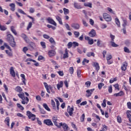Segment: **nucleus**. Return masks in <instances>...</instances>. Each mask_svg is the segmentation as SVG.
<instances>
[{"instance_id":"obj_1","label":"nucleus","mask_w":131,"mask_h":131,"mask_svg":"<svg viewBox=\"0 0 131 131\" xmlns=\"http://www.w3.org/2000/svg\"><path fill=\"white\" fill-rule=\"evenodd\" d=\"M43 84H44V86H45V89H46L47 93H48L49 94H51V92L50 91H50H51V92L53 94H55V91H53V88L51 85H48V83H47L46 82H44Z\"/></svg>"},{"instance_id":"obj_2","label":"nucleus","mask_w":131,"mask_h":131,"mask_svg":"<svg viewBox=\"0 0 131 131\" xmlns=\"http://www.w3.org/2000/svg\"><path fill=\"white\" fill-rule=\"evenodd\" d=\"M27 115L29 118V119H31L32 121L35 120L36 116L34 114H33L30 111H28L27 112Z\"/></svg>"},{"instance_id":"obj_3","label":"nucleus","mask_w":131,"mask_h":131,"mask_svg":"<svg viewBox=\"0 0 131 131\" xmlns=\"http://www.w3.org/2000/svg\"><path fill=\"white\" fill-rule=\"evenodd\" d=\"M53 122L54 123L55 125L56 126H57V127H60L62 125V123H59L58 124V118L56 117H53L52 118Z\"/></svg>"},{"instance_id":"obj_4","label":"nucleus","mask_w":131,"mask_h":131,"mask_svg":"<svg viewBox=\"0 0 131 131\" xmlns=\"http://www.w3.org/2000/svg\"><path fill=\"white\" fill-rule=\"evenodd\" d=\"M68 112L69 114V115L70 116H72V114H73V111H74V107H70V106H68Z\"/></svg>"},{"instance_id":"obj_5","label":"nucleus","mask_w":131,"mask_h":131,"mask_svg":"<svg viewBox=\"0 0 131 131\" xmlns=\"http://www.w3.org/2000/svg\"><path fill=\"white\" fill-rule=\"evenodd\" d=\"M71 27L76 30H77L80 28V26L77 23H73L71 25Z\"/></svg>"},{"instance_id":"obj_6","label":"nucleus","mask_w":131,"mask_h":131,"mask_svg":"<svg viewBox=\"0 0 131 131\" xmlns=\"http://www.w3.org/2000/svg\"><path fill=\"white\" fill-rule=\"evenodd\" d=\"M43 123L46 124V125H48V126H53V122L50 119H46L43 121Z\"/></svg>"},{"instance_id":"obj_7","label":"nucleus","mask_w":131,"mask_h":131,"mask_svg":"<svg viewBox=\"0 0 131 131\" xmlns=\"http://www.w3.org/2000/svg\"><path fill=\"white\" fill-rule=\"evenodd\" d=\"M94 91H95V89L86 90V93H87V94H86V96L88 98L91 97V96H92V94H93V92H94Z\"/></svg>"},{"instance_id":"obj_8","label":"nucleus","mask_w":131,"mask_h":131,"mask_svg":"<svg viewBox=\"0 0 131 131\" xmlns=\"http://www.w3.org/2000/svg\"><path fill=\"white\" fill-rule=\"evenodd\" d=\"M21 100V104H23L24 105H25V104H28V102H29V98L25 96Z\"/></svg>"},{"instance_id":"obj_9","label":"nucleus","mask_w":131,"mask_h":131,"mask_svg":"<svg viewBox=\"0 0 131 131\" xmlns=\"http://www.w3.org/2000/svg\"><path fill=\"white\" fill-rule=\"evenodd\" d=\"M85 39L88 40L89 45H92L94 44V39L91 38L90 37H85Z\"/></svg>"},{"instance_id":"obj_10","label":"nucleus","mask_w":131,"mask_h":131,"mask_svg":"<svg viewBox=\"0 0 131 131\" xmlns=\"http://www.w3.org/2000/svg\"><path fill=\"white\" fill-rule=\"evenodd\" d=\"M47 21H48L49 23L50 24H52V25H54V26H57V23L54 21V19H52L51 17H48L47 18Z\"/></svg>"},{"instance_id":"obj_11","label":"nucleus","mask_w":131,"mask_h":131,"mask_svg":"<svg viewBox=\"0 0 131 131\" xmlns=\"http://www.w3.org/2000/svg\"><path fill=\"white\" fill-rule=\"evenodd\" d=\"M10 73L12 77H16V74L15 73V70H14V67H11L10 69Z\"/></svg>"},{"instance_id":"obj_12","label":"nucleus","mask_w":131,"mask_h":131,"mask_svg":"<svg viewBox=\"0 0 131 131\" xmlns=\"http://www.w3.org/2000/svg\"><path fill=\"white\" fill-rule=\"evenodd\" d=\"M48 55L49 56V57H54V56H55V55H56V52L55 51V50H50L48 52Z\"/></svg>"},{"instance_id":"obj_13","label":"nucleus","mask_w":131,"mask_h":131,"mask_svg":"<svg viewBox=\"0 0 131 131\" xmlns=\"http://www.w3.org/2000/svg\"><path fill=\"white\" fill-rule=\"evenodd\" d=\"M61 126H62V128L63 129V130L64 131H68L69 130V127L68 126V125L66 123H62V125Z\"/></svg>"},{"instance_id":"obj_14","label":"nucleus","mask_w":131,"mask_h":131,"mask_svg":"<svg viewBox=\"0 0 131 131\" xmlns=\"http://www.w3.org/2000/svg\"><path fill=\"white\" fill-rule=\"evenodd\" d=\"M127 67V62H124L123 63L121 67V70L123 71H125L126 70V68Z\"/></svg>"},{"instance_id":"obj_15","label":"nucleus","mask_w":131,"mask_h":131,"mask_svg":"<svg viewBox=\"0 0 131 131\" xmlns=\"http://www.w3.org/2000/svg\"><path fill=\"white\" fill-rule=\"evenodd\" d=\"M124 95L123 91H121L118 93H115L114 94V97H121Z\"/></svg>"},{"instance_id":"obj_16","label":"nucleus","mask_w":131,"mask_h":131,"mask_svg":"<svg viewBox=\"0 0 131 131\" xmlns=\"http://www.w3.org/2000/svg\"><path fill=\"white\" fill-rule=\"evenodd\" d=\"M8 42H9L11 47L12 48H15L16 47V42H15V39L14 38L13 40H11V41H9Z\"/></svg>"},{"instance_id":"obj_17","label":"nucleus","mask_w":131,"mask_h":131,"mask_svg":"<svg viewBox=\"0 0 131 131\" xmlns=\"http://www.w3.org/2000/svg\"><path fill=\"white\" fill-rule=\"evenodd\" d=\"M89 35L91 36V37H95V36H96V31H95L94 29H92L89 33Z\"/></svg>"},{"instance_id":"obj_18","label":"nucleus","mask_w":131,"mask_h":131,"mask_svg":"<svg viewBox=\"0 0 131 131\" xmlns=\"http://www.w3.org/2000/svg\"><path fill=\"white\" fill-rule=\"evenodd\" d=\"M63 82L62 81H59V82L57 84L56 86L57 88V90H58V91H59L61 88H63Z\"/></svg>"},{"instance_id":"obj_19","label":"nucleus","mask_w":131,"mask_h":131,"mask_svg":"<svg viewBox=\"0 0 131 131\" xmlns=\"http://www.w3.org/2000/svg\"><path fill=\"white\" fill-rule=\"evenodd\" d=\"M15 92H17V93H19V94H21V92H22V91H23V90L21 87H20V86H17L15 88Z\"/></svg>"},{"instance_id":"obj_20","label":"nucleus","mask_w":131,"mask_h":131,"mask_svg":"<svg viewBox=\"0 0 131 131\" xmlns=\"http://www.w3.org/2000/svg\"><path fill=\"white\" fill-rule=\"evenodd\" d=\"M7 40L8 41H11V40H14V37L12 35L9 34L7 35Z\"/></svg>"},{"instance_id":"obj_21","label":"nucleus","mask_w":131,"mask_h":131,"mask_svg":"<svg viewBox=\"0 0 131 131\" xmlns=\"http://www.w3.org/2000/svg\"><path fill=\"white\" fill-rule=\"evenodd\" d=\"M7 40L8 41H11V40H14V37L12 35L9 34L7 35Z\"/></svg>"},{"instance_id":"obj_22","label":"nucleus","mask_w":131,"mask_h":131,"mask_svg":"<svg viewBox=\"0 0 131 131\" xmlns=\"http://www.w3.org/2000/svg\"><path fill=\"white\" fill-rule=\"evenodd\" d=\"M74 8H75V9H78V10H80V9H82V7H81L80 5L76 3H75L74 4Z\"/></svg>"},{"instance_id":"obj_23","label":"nucleus","mask_w":131,"mask_h":131,"mask_svg":"<svg viewBox=\"0 0 131 131\" xmlns=\"http://www.w3.org/2000/svg\"><path fill=\"white\" fill-rule=\"evenodd\" d=\"M55 18L56 20H57V21L59 22V24H60V25H63V22H62V18H61L60 16L57 15L55 16Z\"/></svg>"},{"instance_id":"obj_24","label":"nucleus","mask_w":131,"mask_h":131,"mask_svg":"<svg viewBox=\"0 0 131 131\" xmlns=\"http://www.w3.org/2000/svg\"><path fill=\"white\" fill-rule=\"evenodd\" d=\"M20 77H21V80L24 83V84L26 85V79L25 78V75L21 74L20 75Z\"/></svg>"},{"instance_id":"obj_25","label":"nucleus","mask_w":131,"mask_h":131,"mask_svg":"<svg viewBox=\"0 0 131 131\" xmlns=\"http://www.w3.org/2000/svg\"><path fill=\"white\" fill-rule=\"evenodd\" d=\"M93 65H94V67H95L97 71L98 72L99 70H100V66H99V63L94 62Z\"/></svg>"},{"instance_id":"obj_26","label":"nucleus","mask_w":131,"mask_h":131,"mask_svg":"<svg viewBox=\"0 0 131 131\" xmlns=\"http://www.w3.org/2000/svg\"><path fill=\"white\" fill-rule=\"evenodd\" d=\"M115 22L116 24L117 25L118 27H120V21L118 18L116 17L115 19Z\"/></svg>"},{"instance_id":"obj_27","label":"nucleus","mask_w":131,"mask_h":131,"mask_svg":"<svg viewBox=\"0 0 131 131\" xmlns=\"http://www.w3.org/2000/svg\"><path fill=\"white\" fill-rule=\"evenodd\" d=\"M5 123H6L8 127H10V118L7 117L5 119Z\"/></svg>"},{"instance_id":"obj_28","label":"nucleus","mask_w":131,"mask_h":131,"mask_svg":"<svg viewBox=\"0 0 131 131\" xmlns=\"http://www.w3.org/2000/svg\"><path fill=\"white\" fill-rule=\"evenodd\" d=\"M9 6L11 7V11L14 12V11H15V8L16 7L15 4L11 3Z\"/></svg>"},{"instance_id":"obj_29","label":"nucleus","mask_w":131,"mask_h":131,"mask_svg":"<svg viewBox=\"0 0 131 131\" xmlns=\"http://www.w3.org/2000/svg\"><path fill=\"white\" fill-rule=\"evenodd\" d=\"M63 59H66V58H68V50L66 49L65 53L63 54Z\"/></svg>"},{"instance_id":"obj_30","label":"nucleus","mask_w":131,"mask_h":131,"mask_svg":"<svg viewBox=\"0 0 131 131\" xmlns=\"http://www.w3.org/2000/svg\"><path fill=\"white\" fill-rule=\"evenodd\" d=\"M43 107H44L45 109H46V110H47V111H51V109L50 108V107H49V106H48V104H47V103H43Z\"/></svg>"},{"instance_id":"obj_31","label":"nucleus","mask_w":131,"mask_h":131,"mask_svg":"<svg viewBox=\"0 0 131 131\" xmlns=\"http://www.w3.org/2000/svg\"><path fill=\"white\" fill-rule=\"evenodd\" d=\"M123 24H122V26L123 28H125L127 25V20L126 19H123Z\"/></svg>"},{"instance_id":"obj_32","label":"nucleus","mask_w":131,"mask_h":131,"mask_svg":"<svg viewBox=\"0 0 131 131\" xmlns=\"http://www.w3.org/2000/svg\"><path fill=\"white\" fill-rule=\"evenodd\" d=\"M84 7H88L89 8H92L93 5L91 3H84Z\"/></svg>"},{"instance_id":"obj_33","label":"nucleus","mask_w":131,"mask_h":131,"mask_svg":"<svg viewBox=\"0 0 131 131\" xmlns=\"http://www.w3.org/2000/svg\"><path fill=\"white\" fill-rule=\"evenodd\" d=\"M34 47H35V43L33 42H31L30 43V49L31 50H33V49H34Z\"/></svg>"},{"instance_id":"obj_34","label":"nucleus","mask_w":131,"mask_h":131,"mask_svg":"<svg viewBox=\"0 0 131 131\" xmlns=\"http://www.w3.org/2000/svg\"><path fill=\"white\" fill-rule=\"evenodd\" d=\"M74 34L75 37H76V38H78V37H79V35L80 34V33L78 31H74Z\"/></svg>"},{"instance_id":"obj_35","label":"nucleus","mask_w":131,"mask_h":131,"mask_svg":"<svg viewBox=\"0 0 131 131\" xmlns=\"http://www.w3.org/2000/svg\"><path fill=\"white\" fill-rule=\"evenodd\" d=\"M17 95L19 97V98H20L21 99H24V97H25L24 93H23V92L20 93V94H18Z\"/></svg>"},{"instance_id":"obj_36","label":"nucleus","mask_w":131,"mask_h":131,"mask_svg":"<svg viewBox=\"0 0 131 131\" xmlns=\"http://www.w3.org/2000/svg\"><path fill=\"white\" fill-rule=\"evenodd\" d=\"M11 30L15 35H17V32H16V30H15V27L14 26L11 27Z\"/></svg>"},{"instance_id":"obj_37","label":"nucleus","mask_w":131,"mask_h":131,"mask_svg":"<svg viewBox=\"0 0 131 131\" xmlns=\"http://www.w3.org/2000/svg\"><path fill=\"white\" fill-rule=\"evenodd\" d=\"M87 57H92V56L95 57V53L94 52H88L86 54Z\"/></svg>"},{"instance_id":"obj_38","label":"nucleus","mask_w":131,"mask_h":131,"mask_svg":"<svg viewBox=\"0 0 131 131\" xmlns=\"http://www.w3.org/2000/svg\"><path fill=\"white\" fill-rule=\"evenodd\" d=\"M6 53L9 56V57H13V53L12 52L9 51V50H6Z\"/></svg>"},{"instance_id":"obj_39","label":"nucleus","mask_w":131,"mask_h":131,"mask_svg":"<svg viewBox=\"0 0 131 131\" xmlns=\"http://www.w3.org/2000/svg\"><path fill=\"white\" fill-rule=\"evenodd\" d=\"M111 43L112 45V47H113L114 48H117V47H119L118 45L116 44L115 42H114V41H111Z\"/></svg>"},{"instance_id":"obj_40","label":"nucleus","mask_w":131,"mask_h":131,"mask_svg":"<svg viewBox=\"0 0 131 131\" xmlns=\"http://www.w3.org/2000/svg\"><path fill=\"white\" fill-rule=\"evenodd\" d=\"M29 12L31 13V14H33V13L35 12V9L33 7H30Z\"/></svg>"},{"instance_id":"obj_41","label":"nucleus","mask_w":131,"mask_h":131,"mask_svg":"<svg viewBox=\"0 0 131 131\" xmlns=\"http://www.w3.org/2000/svg\"><path fill=\"white\" fill-rule=\"evenodd\" d=\"M49 41L52 45H55L56 44V41H55V40H54V38H53V37H51L49 39Z\"/></svg>"},{"instance_id":"obj_42","label":"nucleus","mask_w":131,"mask_h":131,"mask_svg":"<svg viewBox=\"0 0 131 131\" xmlns=\"http://www.w3.org/2000/svg\"><path fill=\"white\" fill-rule=\"evenodd\" d=\"M77 74L78 78H80L81 77V71L79 70L77 71Z\"/></svg>"},{"instance_id":"obj_43","label":"nucleus","mask_w":131,"mask_h":131,"mask_svg":"<svg viewBox=\"0 0 131 131\" xmlns=\"http://www.w3.org/2000/svg\"><path fill=\"white\" fill-rule=\"evenodd\" d=\"M69 72H70V74H73L74 72V69L73 67H70L69 70Z\"/></svg>"},{"instance_id":"obj_44","label":"nucleus","mask_w":131,"mask_h":131,"mask_svg":"<svg viewBox=\"0 0 131 131\" xmlns=\"http://www.w3.org/2000/svg\"><path fill=\"white\" fill-rule=\"evenodd\" d=\"M51 105L53 106V109H56V103L53 100H51Z\"/></svg>"},{"instance_id":"obj_45","label":"nucleus","mask_w":131,"mask_h":131,"mask_svg":"<svg viewBox=\"0 0 131 131\" xmlns=\"http://www.w3.org/2000/svg\"><path fill=\"white\" fill-rule=\"evenodd\" d=\"M63 12L64 15H67L69 14V10L66 8H63Z\"/></svg>"},{"instance_id":"obj_46","label":"nucleus","mask_w":131,"mask_h":131,"mask_svg":"<svg viewBox=\"0 0 131 131\" xmlns=\"http://www.w3.org/2000/svg\"><path fill=\"white\" fill-rule=\"evenodd\" d=\"M17 12L20 13V14H23V15H26V13H25L24 11H23L22 9H18L17 10Z\"/></svg>"},{"instance_id":"obj_47","label":"nucleus","mask_w":131,"mask_h":131,"mask_svg":"<svg viewBox=\"0 0 131 131\" xmlns=\"http://www.w3.org/2000/svg\"><path fill=\"white\" fill-rule=\"evenodd\" d=\"M106 99H104L103 100L102 103L101 104V106L102 107H103V108H105L106 107Z\"/></svg>"},{"instance_id":"obj_48","label":"nucleus","mask_w":131,"mask_h":131,"mask_svg":"<svg viewBox=\"0 0 131 131\" xmlns=\"http://www.w3.org/2000/svg\"><path fill=\"white\" fill-rule=\"evenodd\" d=\"M17 106L18 108L20 109V110H22V111L24 110V107L22 105H21V104H20L19 103H17Z\"/></svg>"},{"instance_id":"obj_49","label":"nucleus","mask_w":131,"mask_h":131,"mask_svg":"<svg viewBox=\"0 0 131 131\" xmlns=\"http://www.w3.org/2000/svg\"><path fill=\"white\" fill-rule=\"evenodd\" d=\"M112 85H110L108 86V92L110 94H111L112 93Z\"/></svg>"},{"instance_id":"obj_50","label":"nucleus","mask_w":131,"mask_h":131,"mask_svg":"<svg viewBox=\"0 0 131 131\" xmlns=\"http://www.w3.org/2000/svg\"><path fill=\"white\" fill-rule=\"evenodd\" d=\"M117 80V78H112L110 80V83H113L114 81H116Z\"/></svg>"},{"instance_id":"obj_51","label":"nucleus","mask_w":131,"mask_h":131,"mask_svg":"<svg viewBox=\"0 0 131 131\" xmlns=\"http://www.w3.org/2000/svg\"><path fill=\"white\" fill-rule=\"evenodd\" d=\"M124 51L125 52V53H130V51H129V49H128L127 47L124 48Z\"/></svg>"},{"instance_id":"obj_52","label":"nucleus","mask_w":131,"mask_h":131,"mask_svg":"<svg viewBox=\"0 0 131 131\" xmlns=\"http://www.w3.org/2000/svg\"><path fill=\"white\" fill-rule=\"evenodd\" d=\"M114 86L116 89V90H117L118 91H119L120 90L119 89V84H118V83L114 84Z\"/></svg>"},{"instance_id":"obj_53","label":"nucleus","mask_w":131,"mask_h":131,"mask_svg":"<svg viewBox=\"0 0 131 131\" xmlns=\"http://www.w3.org/2000/svg\"><path fill=\"white\" fill-rule=\"evenodd\" d=\"M89 62H90V60L86 59V58L84 59L82 62V65H84L85 63H89Z\"/></svg>"},{"instance_id":"obj_54","label":"nucleus","mask_w":131,"mask_h":131,"mask_svg":"<svg viewBox=\"0 0 131 131\" xmlns=\"http://www.w3.org/2000/svg\"><path fill=\"white\" fill-rule=\"evenodd\" d=\"M40 45H41V47H42L43 49H46V42H45L43 41H41Z\"/></svg>"},{"instance_id":"obj_55","label":"nucleus","mask_w":131,"mask_h":131,"mask_svg":"<svg viewBox=\"0 0 131 131\" xmlns=\"http://www.w3.org/2000/svg\"><path fill=\"white\" fill-rule=\"evenodd\" d=\"M101 28L102 29H105V28H107V25H106L105 24H102L101 25Z\"/></svg>"},{"instance_id":"obj_56","label":"nucleus","mask_w":131,"mask_h":131,"mask_svg":"<svg viewBox=\"0 0 131 131\" xmlns=\"http://www.w3.org/2000/svg\"><path fill=\"white\" fill-rule=\"evenodd\" d=\"M105 21H106L107 22H111L112 20V18H111V16H110L109 17H108L107 18L105 19Z\"/></svg>"},{"instance_id":"obj_57","label":"nucleus","mask_w":131,"mask_h":131,"mask_svg":"<svg viewBox=\"0 0 131 131\" xmlns=\"http://www.w3.org/2000/svg\"><path fill=\"white\" fill-rule=\"evenodd\" d=\"M31 27H32V23L30 22L28 25L27 30H29V29H30V28H31Z\"/></svg>"},{"instance_id":"obj_58","label":"nucleus","mask_w":131,"mask_h":131,"mask_svg":"<svg viewBox=\"0 0 131 131\" xmlns=\"http://www.w3.org/2000/svg\"><path fill=\"white\" fill-rule=\"evenodd\" d=\"M103 86H104V83H100L98 84V89H99V90H101V89H102V88H103Z\"/></svg>"},{"instance_id":"obj_59","label":"nucleus","mask_w":131,"mask_h":131,"mask_svg":"<svg viewBox=\"0 0 131 131\" xmlns=\"http://www.w3.org/2000/svg\"><path fill=\"white\" fill-rule=\"evenodd\" d=\"M57 73H58L60 76H64V73L63 72V71H58L57 72Z\"/></svg>"},{"instance_id":"obj_60","label":"nucleus","mask_w":131,"mask_h":131,"mask_svg":"<svg viewBox=\"0 0 131 131\" xmlns=\"http://www.w3.org/2000/svg\"><path fill=\"white\" fill-rule=\"evenodd\" d=\"M27 51H28V48L27 47H25L23 48V52H24L25 54H26V52H27Z\"/></svg>"},{"instance_id":"obj_61","label":"nucleus","mask_w":131,"mask_h":131,"mask_svg":"<svg viewBox=\"0 0 131 131\" xmlns=\"http://www.w3.org/2000/svg\"><path fill=\"white\" fill-rule=\"evenodd\" d=\"M82 21L84 26H85V27H88V24L86 23V21L84 20V19H82Z\"/></svg>"},{"instance_id":"obj_62","label":"nucleus","mask_w":131,"mask_h":131,"mask_svg":"<svg viewBox=\"0 0 131 131\" xmlns=\"http://www.w3.org/2000/svg\"><path fill=\"white\" fill-rule=\"evenodd\" d=\"M110 16V15H109L107 13H104L103 14V17L104 18V19H106V18H108V17Z\"/></svg>"},{"instance_id":"obj_63","label":"nucleus","mask_w":131,"mask_h":131,"mask_svg":"<svg viewBox=\"0 0 131 131\" xmlns=\"http://www.w3.org/2000/svg\"><path fill=\"white\" fill-rule=\"evenodd\" d=\"M73 46L74 48H76V47H78V46H79V45L78 44V43H77V42H73Z\"/></svg>"},{"instance_id":"obj_64","label":"nucleus","mask_w":131,"mask_h":131,"mask_svg":"<svg viewBox=\"0 0 131 131\" xmlns=\"http://www.w3.org/2000/svg\"><path fill=\"white\" fill-rule=\"evenodd\" d=\"M127 108H128V109H130V110H131V102H128L127 103Z\"/></svg>"}]
</instances>
